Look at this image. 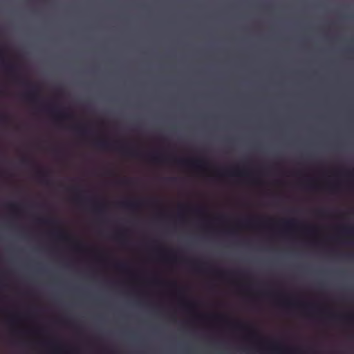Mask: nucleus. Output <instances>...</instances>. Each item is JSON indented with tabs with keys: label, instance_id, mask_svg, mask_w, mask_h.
<instances>
[{
	"label": "nucleus",
	"instance_id": "nucleus-42",
	"mask_svg": "<svg viewBox=\"0 0 354 354\" xmlns=\"http://www.w3.org/2000/svg\"><path fill=\"white\" fill-rule=\"evenodd\" d=\"M183 208H184V207H183V206H180V207H179L180 210H182Z\"/></svg>",
	"mask_w": 354,
	"mask_h": 354
},
{
	"label": "nucleus",
	"instance_id": "nucleus-22",
	"mask_svg": "<svg viewBox=\"0 0 354 354\" xmlns=\"http://www.w3.org/2000/svg\"><path fill=\"white\" fill-rule=\"evenodd\" d=\"M44 345L48 348H55L59 346V344L57 342H48Z\"/></svg>",
	"mask_w": 354,
	"mask_h": 354
},
{
	"label": "nucleus",
	"instance_id": "nucleus-4",
	"mask_svg": "<svg viewBox=\"0 0 354 354\" xmlns=\"http://www.w3.org/2000/svg\"><path fill=\"white\" fill-rule=\"evenodd\" d=\"M141 205L142 203L138 201H127L120 203V205L122 207L130 209H136L139 208L141 206Z\"/></svg>",
	"mask_w": 354,
	"mask_h": 354
},
{
	"label": "nucleus",
	"instance_id": "nucleus-25",
	"mask_svg": "<svg viewBox=\"0 0 354 354\" xmlns=\"http://www.w3.org/2000/svg\"><path fill=\"white\" fill-rule=\"evenodd\" d=\"M21 163L23 165H28L32 163V160L28 158L24 157L21 160Z\"/></svg>",
	"mask_w": 354,
	"mask_h": 354
},
{
	"label": "nucleus",
	"instance_id": "nucleus-16",
	"mask_svg": "<svg viewBox=\"0 0 354 354\" xmlns=\"http://www.w3.org/2000/svg\"><path fill=\"white\" fill-rule=\"evenodd\" d=\"M192 265L198 271H205V269L203 267V263L198 262V261H192Z\"/></svg>",
	"mask_w": 354,
	"mask_h": 354
},
{
	"label": "nucleus",
	"instance_id": "nucleus-13",
	"mask_svg": "<svg viewBox=\"0 0 354 354\" xmlns=\"http://www.w3.org/2000/svg\"><path fill=\"white\" fill-rule=\"evenodd\" d=\"M341 231L344 234L353 235L354 234V228L353 225H347L341 227Z\"/></svg>",
	"mask_w": 354,
	"mask_h": 354
},
{
	"label": "nucleus",
	"instance_id": "nucleus-39",
	"mask_svg": "<svg viewBox=\"0 0 354 354\" xmlns=\"http://www.w3.org/2000/svg\"><path fill=\"white\" fill-rule=\"evenodd\" d=\"M76 248H77V249L79 250V249H80L82 248V245L78 244Z\"/></svg>",
	"mask_w": 354,
	"mask_h": 354
},
{
	"label": "nucleus",
	"instance_id": "nucleus-43",
	"mask_svg": "<svg viewBox=\"0 0 354 354\" xmlns=\"http://www.w3.org/2000/svg\"><path fill=\"white\" fill-rule=\"evenodd\" d=\"M234 231L233 230H230L229 232L230 233H232Z\"/></svg>",
	"mask_w": 354,
	"mask_h": 354
},
{
	"label": "nucleus",
	"instance_id": "nucleus-19",
	"mask_svg": "<svg viewBox=\"0 0 354 354\" xmlns=\"http://www.w3.org/2000/svg\"><path fill=\"white\" fill-rule=\"evenodd\" d=\"M115 267L120 270L124 271L129 268V265L126 263H120L115 264Z\"/></svg>",
	"mask_w": 354,
	"mask_h": 354
},
{
	"label": "nucleus",
	"instance_id": "nucleus-28",
	"mask_svg": "<svg viewBox=\"0 0 354 354\" xmlns=\"http://www.w3.org/2000/svg\"><path fill=\"white\" fill-rule=\"evenodd\" d=\"M117 238L120 240H123L124 237V232H120L116 235Z\"/></svg>",
	"mask_w": 354,
	"mask_h": 354
},
{
	"label": "nucleus",
	"instance_id": "nucleus-6",
	"mask_svg": "<svg viewBox=\"0 0 354 354\" xmlns=\"http://www.w3.org/2000/svg\"><path fill=\"white\" fill-rule=\"evenodd\" d=\"M0 61L2 62V63L3 64L6 71L13 75L16 71H17V65L13 64V63H5L4 62V56H3V54L2 53H0Z\"/></svg>",
	"mask_w": 354,
	"mask_h": 354
},
{
	"label": "nucleus",
	"instance_id": "nucleus-38",
	"mask_svg": "<svg viewBox=\"0 0 354 354\" xmlns=\"http://www.w3.org/2000/svg\"><path fill=\"white\" fill-rule=\"evenodd\" d=\"M346 174L347 176H351L353 174H352V172L349 171V172H346Z\"/></svg>",
	"mask_w": 354,
	"mask_h": 354
},
{
	"label": "nucleus",
	"instance_id": "nucleus-32",
	"mask_svg": "<svg viewBox=\"0 0 354 354\" xmlns=\"http://www.w3.org/2000/svg\"><path fill=\"white\" fill-rule=\"evenodd\" d=\"M204 209L202 208V207H199V208H196V212H198V213H203L204 212Z\"/></svg>",
	"mask_w": 354,
	"mask_h": 354
},
{
	"label": "nucleus",
	"instance_id": "nucleus-26",
	"mask_svg": "<svg viewBox=\"0 0 354 354\" xmlns=\"http://www.w3.org/2000/svg\"><path fill=\"white\" fill-rule=\"evenodd\" d=\"M272 350L273 351H288V350H285V349H282V348L281 346H279L278 344L276 345L274 344L273 348H272Z\"/></svg>",
	"mask_w": 354,
	"mask_h": 354
},
{
	"label": "nucleus",
	"instance_id": "nucleus-29",
	"mask_svg": "<svg viewBox=\"0 0 354 354\" xmlns=\"http://www.w3.org/2000/svg\"><path fill=\"white\" fill-rule=\"evenodd\" d=\"M330 317L332 318V319H340V318H343V317L342 316H339V315H337L336 314H330Z\"/></svg>",
	"mask_w": 354,
	"mask_h": 354
},
{
	"label": "nucleus",
	"instance_id": "nucleus-8",
	"mask_svg": "<svg viewBox=\"0 0 354 354\" xmlns=\"http://www.w3.org/2000/svg\"><path fill=\"white\" fill-rule=\"evenodd\" d=\"M219 175L221 176H244L245 174L243 172H237L236 171H233L230 169L224 170L222 172L219 173Z\"/></svg>",
	"mask_w": 354,
	"mask_h": 354
},
{
	"label": "nucleus",
	"instance_id": "nucleus-1",
	"mask_svg": "<svg viewBox=\"0 0 354 354\" xmlns=\"http://www.w3.org/2000/svg\"><path fill=\"white\" fill-rule=\"evenodd\" d=\"M175 162L182 166L192 167L195 168L202 169L206 165V162L201 159H175Z\"/></svg>",
	"mask_w": 354,
	"mask_h": 354
},
{
	"label": "nucleus",
	"instance_id": "nucleus-35",
	"mask_svg": "<svg viewBox=\"0 0 354 354\" xmlns=\"http://www.w3.org/2000/svg\"><path fill=\"white\" fill-rule=\"evenodd\" d=\"M15 320H16V319H15V317H12V318H10V320H9V321H10V322L11 324H13V323H15Z\"/></svg>",
	"mask_w": 354,
	"mask_h": 354
},
{
	"label": "nucleus",
	"instance_id": "nucleus-33",
	"mask_svg": "<svg viewBox=\"0 0 354 354\" xmlns=\"http://www.w3.org/2000/svg\"><path fill=\"white\" fill-rule=\"evenodd\" d=\"M306 231L308 233H313L315 231V228L314 227H308L306 229Z\"/></svg>",
	"mask_w": 354,
	"mask_h": 354
},
{
	"label": "nucleus",
	"instance_id": "nucleus-9",
	"mask_svg": "<svg viewBox=\"0 0 354 354\" xmlns=\"http://www.w3.org/2000/svg\"><path fill=\"white\" fill-rule=\"evenodd\" d=\"M105 209V204L104 203H95L93 205V210L99 214H101L104 212Z\"/></svg>",
	"mask_w": 354,
	"mask_h": 354
},
{
	"label": "nucleus",
	"instance_id": "nucleus-12",
	"mask_svg": "<svg viewBox=\"0 0 354 354\" xmlns=\"http://www.w3.org/2000/svg\"><path fill=\"white\" fill-rule=\"evenodd\" d=\"M50 235L53 236L55 238L59 239H63L64 238L68 237L66 234L61 230H56L50 232Z\"/></svg>",
	"mask_w": 354,
	"mask_h": 354
},
{
	"label": "nucleus",
	"instance_id": "nucleus-18",
	"mask_svg": "<svg viewBox=\"0 0 354 354\" xmlns=\"http://www.w3.org/2000/svg\"><path fill=\"white\" fill-rule=\"evenodd\" d=\"M282 306L288 308L294 307L297 306L298 303L292 301H284L281 304Z\"/></svg>",
	"mask_w": 354,
	"mask_h": 354
},
{
	"label": "nucleus",
	"instance_id": "nucleus-23",
	"mask_svg": "<svg viewBox=\"0 0 354 354\" xmlns=\"http://www.w3.org/2000/svg\"><path fill=\"white\" fill-rule=\"evenodd\" d=\"M6 206L12 210H16L19 207V205L15 203H9Z\"/></svg>",
	"mask_w": 354,
	"mask_h": 354
},
{
	"label": "nucleus",
	"instance_id": "nucleus-34",
	"mask_svg": "<svg viewBox=\"0 0 354 354\" xmlns=\"http://www.w3.org/2000/svg\"><path fill=\"white\" fill-rule=\"evenodd\" d=\"M121 183L124 185H128L130 183L129 179H125L121 181Z\"/></svg>",
	"mask_w": 354,
	"mask_h": 354
},
{
	"label": "nucleus",
	"instance_id": "nucleus-20",
	"mask_svg": "<svg viewBox=\"0 0 354 354\" xmlns=\"http://www.w3.org/2000/svg\"><path fill=\"white\" fill-rule=\"evenodd\" d=\"M163 257L165 259L167 260H169L171 261H177V257L176 255L174 254H163Z\"/></svg>",
	"mask_w": 354,
	"mask_h": 354
},
{
	"label": "nucleus",
	"instance_id": "nucleus-30",
	"mask_svg": "<svg viewBox=\"0 0 354 354\" xmlns=\"http://www.w3.org/2000/svg\"><path fill=\"white\" fill-rule=\"evenodd\" d=\"M235 327H236V328H238V329H244V328H245V326L244 325H243V324H239H239H236V325H235Z\"/></svg>",
	"mask_w": 354,
	"mask_h": 354
},
{
	"label": "nucleus",
	"instance_id": "nucleus-36",
	"mask_svg": "<svg viewBox=\"0 0 354 354\" xmlns=\"http://www.w3.org/2000/svg\"><path fill=\"white\" fill-rule=\"evenodd\" d=\"M76 200L78 201V202H82L83 201V198L80 196H77L76 198Z\"/></svg>",
	"mask_w": 354,
	"mask_h": 354
},
{
	"label": "nucleus",
	"instance_id": "nucleus-2",
	"mask_svg": "<svg viewBox=\"0 0 354 354\" xmlns=\"http://www.w3.org/2000/svg\"><path fill=\"white\" fill-rule=\"evenodd\" d=\"M23 84L30 87V90L24 93L25 99L32 102H36L38 100V93L36 86L28 81H24Z\"/></svg>",
	"mask_w": 354,
	"mask_h": 354
},
{
	"label": "nucleus",
	"instance_id": "nucleus-3",
	"mask_svg": "<svg viewBox=\"0 0 354 354\" xmlns=\"http://www.w3.org/2000/svg\"><path fill=\"white\" fill-rule=\"evenodd\" d=\"M48 110L51 114L54 115L55 118L58 119H69L72 116L71 113H66L65 111H56L51 106H48Z\"/></svg>",
	"mask_w": 354,
	"mask_h": 354
},
{
	"label": "nucleus",
	"instance_id": "nucleus-15",
	"mask_svg": "<svg viewBox=\"0 0 354 354\" xmlns=\"http://www.w3.org/2000/svg\"><path fill=\"white\" fill-rule=\"evenodd\" d=\"M284 225L286 228H292L297 226L298 222L296 220L292 219L284 221Z\"/></svg>",
	"mask_w": 354,
	"mask_h": 354
},
{
	"label": "nucleus",
	"instance_id": "nucleus-14",
	"mask_svg": "<svg viewBox=\"0 0 354 354\" xmlns=\"http://www.w3.org/2000/svg\"><path fill=\"white\" fill-rule=\"evenodd\" d=\"M147 157L150 160L156 162H160L163 160L162 156H160L159 153H150L147 156Z\"/></svg>",
	"mask_w": 354,
	"mask_h": 354
},
{
	"label": "nucleus",
	"instance_id": "nucleus-31",
	"mask_svg": "<svg viewBox=\"0 0 354 354\" xmlns=\"http://www.w3.org/2000/svg\"><path fill=\"white\" fill-rule=\"evenodd\" d=\"M317 213L320 216H324L325 213H326V211L324 210V209H319V210L317 211Z\"/></svg>",
	"mask_w": 354,
	"mask_h": 354
},
{
	"label": "nucleus",
	"instance_id": "nucleus-10",
	"mask_svg": "<svg viewBox=\"0 0 354 354\" xmlns=\"http://www.w3.org/2000/svg\"><path fill=\"white\" fill-rule=\"evenodd\" d=\"M47 174H48L47 171H44L42 170L38 171V174L39 176V178H40L41 181L42 183H45L46 185H49L50 183V182L47 179Z\"/></svg>",
	"mask_w": 354,
	"mask_h": 354
},
{
	"label": "nucleus",
	"instance_id": "nucleus-11",
	"mask_svg": "<svg viewBox=\"0 0 354 354\" xmlns=\"http://www.w3.org/2000/svg\"><path fill=\"white\" fill-rule=\"evenodd\" d=\"M38 222L45 225H56L58 223V221L54 218H40Z\"/></svg>",
	"mask_w": 354,
	"mask_h": 354
},
{
	"label": "nucleus",
	"instance_id": "nucleus-7",
	"mask_svg": "<svg viewBox=\"0 0 354 354\" xmlns=\"http://www.w3.org/2000/svg\"><path fill=\"white\" fill-rule=\"evenodd\" d=\"M118 147H118L119 149L125 152L126 153H127L128 155H129L131 156L139 157V156H141V155H142V153L138 151L129 149V148L127 147V146L125 145H120Z\"/></svg>",
	"mask_w": 354,
	"mask_h": 354
},
{
	"label": "nucleus",
	"instance_id": "nucleus-41",
	"mask_svg": "<svg viewBox=\"0 0 354 354\" xmlns=\"http://www.w3.org/2000/svg\"><path fill=\"white\" fill-rule=\"evenodd\" d=\"M179 216L182 218L183 216V214L181 213V212L179 213Z\"/></svg>",
	"mask_w": 354,
	"mask_h": 354
},
{
	"label": "nucleus",
	"instance_id": "nucleus-40",
	"mask_svg": "<svg viewBox=\"0 0 354 354\" xmlns=\"http://www.w3.org/2000/svg\"><path fill=\"white\" fill-rule=\"evenodd\" d=\"M216 272H217V273H218V274H224V272H221V271H217Z\"/></svg>",
	"mask_w": 354,
	"mask_h": 354
},
{
	"label": "nucleus",
	"instance_id": "nucleus-27",
	"mask_svg": "<svg viewBox=\"0 0 354 354\" xmlns=\"http://www.w3.org/2000/svg\"><path fill=\"white\" fill-rule=\"evenodd\" d=\"M8 120V116L6 115H0V123H3L6 122Z\"/></svg>",
	"mask_w": 354,
	"mask_h": 354
},
{
	"label": "nucleus",
	"instance_id": "nucleus-24",
	"mask_svg": "<svg viewBox=\"0 0 354 354\" xmlns=\"http://www.w3.org/2000/svg\"><path fill=\"white\" fill-rule=\"evenodd\" d=\"M301 306L304 307V308L308 309V310H314L316 307L314 304H301Z\"/></svg>",
	"mask_w": 354,
	"mask_h": 354
},
{
	"label": "nucleus",
	"instance_id": "nucleus-5",
	"mask_svg": "<svg viewBox=\"0 0 354 354\" xmlns=\"http://www.w3.org/2000/svg\"><path fill=\"white\" fill-rule=\"evenodd\" d=\"M95 144L97 147L103 149H113L116 146L115 143H111L107 140H99Z\"/></svg>",
	"mask_w": 354,
	"mask_h": 354
},
{
	"label": "nucleus",
	"instance_id": "nucleus-21",
	"mask_svg": "<svg viewBox=\"0 0 354 354\" xmlns=\"http://www.w3.org/2000/svg\"><path fill=\"white\" fill-rule=\"evenodd\" d=\"M243 224L245 226L251 227V226L254 225L255 224H257V223L252 219H248V220L245 221L243 223Z\"/></svg>",
	"mask_w": 354,
	"mask_h": 354
},
{
	"label": "nucleus",
	"instance_id": "nucleus-37",
	"mask_svg": "<svg viewBox=\"0 0 354 354\" xmlns=\"http://www.w3.org/2000/svg\"><path fill=\"white\" fill-rule=\"evenodd\" d=\"M192 306V304L189 303V304H187L185 306V307H189V306Z\"/></svg>",
	"mask_w": 354,
	"mask_h": 354
},
{
	"label": "nucleus",
	"instance_id": "nucleus-17",
	"mask_svg": "<svg viewBox=\"0 0 354 354\" xmlns=\"http://www.w3.org/2000/svg\"><path fill=\"white\" fill-rule=\"evenodd\" d=\"M75 131L80 133V135L85 136L88 133V130L86 127L82 126H76L75 127Z\"/></svg>",
	"mask_w": 354,
	"mask_h": 354
}]
</instances>
